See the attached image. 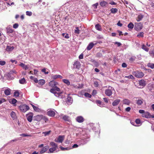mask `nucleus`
<instances>
[{"label": "nucleus", "instance_id": "4be33fe9", "mask_svg": "<svg viewBox=\"0 0 154 154\" xmlns=\"http://www.w3.org/2000/svg\"><path fill=\"white\" fill-rule=\"evenodd\" d=\"M130 103V101L128 99H125L123 100V103L124 104H127V105H129Z\"/></svg>", "mask_w": 154, "mask_h": 154}, {"label": "nucleus", "instance_id": "c9c22d12", "mask_svg": "<svg viewBox=\"0 0 154 154\" xmlns=\"http://www.w3.org/2000/svg\"><path fill=\"white\" fill-rule=\"evenodd\" d=\"M20 93L18 91H16L14 92V95L16 97H18L19 96Z\"/></svg>", "mask_w": 154, "mask_h": 154}, {"label": "nucleus", "instance_id": "0e129e2a", "mask_svg": "<svg viewBox=\"0 0 154 154\" xmlns=\"http://www.w3.org/2000/svg\"><path fill=\"white\" fill-rule=\"evenodd\" d=\"M131 109L129 107H128L125 109V111L126 112H129L130 110Z\"/></svg>", "mask_w": 154, "mask_h": 154}, {"label": "nucleus", "instance_id": "5701e85b", "mask_svg": "<svg viewBox=\"0 0 154 154\" xmlns=\"http://www.w3.org/2000/svg\"><path fill=\"white\" fill-rule=\"evenodd\" d=\"M57 150L55 147H52L49 148L48 150V153H52Z\"/></svg>", "mask_w": 154, "mask_h": 154}, {"label": "nucleus", "instance_id": "49530a36", "mask_svg": "<svg viewBox=\"0 0 154 154\" xmlns=\"http://www.w3.org/2000/svg\"><path fill=\"white\" fill-rule=\"evenodd\" d=\"M51 92L55 94L57 93V92L55 91V90L54 88H52L50 90Z\"/></svg>", "mask_w": 154, "mask_h": 154}, {"label": "nucleus", "instance_id": "864d4df0", "mask_svg": "<svg viewBox=\"0 0 154 154\" xmlns=\"http://www.w3.org/2000/svg\"><path fill=\"white\" fill-rule=\"evenodd\" d=\"M114 44L117 45L118 47H120L122 45L121 43L118 42H114Z\"/></svg>", "mask_w": 154, "mask_h": 154}, {"label": "nucleus", "instance_id": "680f3d73", "mask_svg": "<svg viewBox=\"0 0 154 154\" xmlns=\"http://www.w3.org/2000/svg\"><path fill=\"white\" fill-rule=\"evenodd\" d=\"M46 69L45 68H44L42 70V71L43 72H45L46 74H48V72H46Z\"/></svg>", "mask_w": 154, "mask_h": 154}, {"label": "nucleus", "instance_id": "7c9ffc66", "mask_svg": "<svg viewBox=\"0 0 154 154\" xmlns=\"http://www.w3.org/2000/svg\"><path fill=\"white\" fill-rule=\"evenodd\" d=\"M118 9L116 8H112L111 10V12L112 14H115L118 11Z\"/></svg>", "mask_w": 154, "mask_h": 154}, {"label": "nucleus", "instance_id": "4c0bfd02", "mask_svg": "<svg viewBox=\"0 0 154 154\" xmlns=\"http://www.w3.org/2000/svg\"><path fill=\"white\" fill-rule=\"evenodd\" d=\"M144 33L143 32H140L137 35V37L140 38V37H143Z\"/></svg>", "mask_w": 154, "mask_h": 154}, {"label": "nucleus", "instance_id": "de8ad7c7", "mask_svg": "<svg viewBox=\"0 0 154 154\" xmlns=\"http://www.w3.org/2000/svg\"><path fill=\"white\" fill-rule=\"evenodd\" d=\"M26 14L27 15L31 16L32 15V13L31 11H26Z\"/></svg>", "mask_w": 154, "mask_h": 154}, {"label": "nucleus", "instance_id": "603ef678", "mask_svg": "<svg viewBox=\"0 0 154 154\" xmlns=\"http://www.w3.org/2000/svg\"><path fill=\"white\" fill-rule=\"evenodd\" d=\"M135 122L137 124H139L140 123V119H137L135 120Z\"/></svg>", "mask_w": 154, "mask_h": 154}, {"label": "nucleus", "instance_id": "a211bd4d", "mask_svg": "<svg viewBox=\"0 0 154 154\" xmlns=\"http://www.w3.org/2000/svg\"><path fill=\"white\" fill-rule=\"evenodd\" d=\"M11 90L9 89H6L4 91L5 94L7 96H8L11 94Z\"/></svg>", "mask_w": 154, "mask_h": 154}, {"label": "nucleus", "instance_id": "3c124183", "mask_svg": "<svg viewBox=\"0 0 154 154\" xmlns=\"http://www.w3.org/2000/svg\"><path fill=\"white\" fill-rule=\"evenodd\" d=\"M34 75L36 76L38 75V71L36 70V69H34Z\"/></svg>", "mask_w": 154, "mask_h": 154}, {"label": "nucleus", "instance_id": "aec40b11", "mask_svg": "<svg viewBox=\"0 0 154 154\" xmlns=\"http://www.w3.org/2000/svg\"><path fill=\"white\" fill-rule=\"evenodd\" d=\"M50 145L51 146H52V147H55V148L57 149L58 147L57 144L53 142H50Z\"/></svg>", "mask_w": 154, "mask_h": 154}, {"label": "nucleus", "instance_id": "13d9d810", "mask_svg": "<svg viewBox=\"0 0 154 154\" xmlns=\"http://www.w3.org/2000/svg\"><path fill=\"white\" fill-rule=\"evenodd\" d=\"M98 5V3L97 2V3H96L95 4L93 5L92 6L93 7H94V8H97V6Z\"/></svg>", "mask_w": 154, "mask_h": 154}, {"label": "nucleus", "instance_id": "9b49d317", "mask_svg": "<svg viewBox=\"0 0 154 154\" xmlns=\"http://www.w3.org/2000/svg\"><path fill=\"white\" fill-rule=\"evenodd\" d=\"M76 120L79 123H82L84 121V119L82 116H79L76 117Z\"/></svg>", "mask_w": 154, "mask_h": 154}, {"label": "nucleus", "instance_id": "e2e57ef3", "mask_svg": "<svg viewBox=\"0 0 154 154\" xmlns=\"http://www.w3.org/2000/svg\"><path fill=\"white\" fill-rule=\"evenodd\" d=\"M43 119L45 121V122H47L48 121V118H47L46 117H45V116L43 117Z\"/></svg>", "mask_w": 154, "mask_h": 154}, {"label": "nucleus", "instance_id": "393cba45", "mask_svg": "<svg viewBox=\"0 0 154 154\" xmlns=\"http://www.w3.org/2000/svg\"><path fill=\"white\" fill-rule=\"evenodd\" d=\"M20 65L22 67H23V69H24L26 70H27L28 69V68L27 66L25 65L23 63H21Z\"/></svg>", "mask_w": 154, "mask_h": 154}, {"label": "nucleus", "instance_id": "9d476101", "mask_svg": "<svg viewBox=\"0 0 154 154\" xmlns=\"http://www.w3.org/2000/svg\"><path fill=\"white\" fill-rule=\"evenodd\" d=\"M105 93L106 96H110L112 94V92L111 89H109L105 90Z\"/></svg>", "mask_w": 154, "mask_h": 154}, {"label": "nucleus", "instance_id": "f03ea898", "mask_svg": "<svg viewBox=\"0 0 154 154\" xmlns=\"http://www.w3.org/2000/svg\"><path fill=\"white\" fill-rule=\"evenodd\" d=\"M132 74L135 77L137 78H141L143 77L144 74L142 72L139 71L133 72Z\"/></svg>", "mask_w": 154, "mask_h": 154}, {"label": "nucleus", "instance_id": "bf43d9fd", "mask_svg": "<svg viewBox=\"0 0 154 154\" xmlns=\"http://www.w3.org/2000/svg\"><path fill=\"white\" fill-rule=\"evenodd\" d=\"M10 73H15L16 74L17 72L15 69H12L10 71Z\"/></svg>", "mask_w": 154, "mask_h": 154}, {"label": "nucleus", "instance_id": "6ab92c4d", "mask_svg": "<svg viewBox=\"0 0 154 154\" xmlns=\"http://www.w3.org/2000/svg\"><path fill=\"white\" fill-rule=\"evenodd\" d=\"M11 116L13 120L16 119L17 116L15 112L14 111H12L11 113Z\"/></svg>", "mask_w": 154, "mask_h": 154}, {"label": "nucleus", "instance_id": "dca6fc26", "mask_svg": "<svg viewBox=\"0 0 154 154\" xmlns=\"http://www.w3.org/2000/svg\"><path fill=\"white\" fill-rule=\"evenodd\" d=\"M120 102V99H116L112 103V105L114 106L117 105Z\"/></svg>", "mask_w": 154, "mask_h": 154}, {"label": "nucleus", "instance_id": "f3484780", "mask_svg": "<svg viewBox=\"0 0 154 154\" xmlns=\"http://www.w3.org/2000/svg\"><path fill=\"white\" fill-rule=\"evenodd\" d=\"M143 17V15L141 14H140L136 18V20L137 21H141Z\"/></svg>", "mask_w": 154, "mask_h": 154}, {"label": "nucleus", "instance_id": "338daca9", "mask_svg": "<svg viewBox=\"0 0 154 154\" xmlns=\"http://www.w3.org/2000/svg\"><path fill=\"white\" fill-rule=\"evenodd\" d=\"M60 148L61 149V150H64L65 149V150H67V148H64L62 146H60Z\"/></svg>", "mask_w": 154, "mask_h": 154}, {"label": "nucleus", "instance_id": "20e7f679", "mask_svg": "<svg viewBox=\"0 0 154 154\" xmlns=\"http://www.w3.org/2000/svg\"><path fill=\"white\" fill-rule=\"evenodd\" d=\"M143 28V24L140 23H136L135 24L134 28L137 31L140 30Z\"/></svg>", "mask_w": 154, "mask_h": 154}, {"label": "nucleus", "instance_id": "f257e3e1", "mask_svg": "<svg viewBox=\"0 0 154 154\" xmlns=\"http://www.w3.org/2000/svg\"><path fill=\"white\" fill-rule=\"evenodd\" d=\"M139 112L142 114V116L143 117L146 118H150L151 117V115L150 113L148 112H145L144 110L140 109L139 111Z\"/></svg>", "mask_w": 154, "mask_h": 154}, {"label": "nucleus", "instance_id": "412c9836", "mask_svg": "<svg viewBox=\"0 0 154 154\" xmlns=\"http://www.w3.org/2000/svg\"><path fill=\"white\" fill-rule=\"evenodd\" d=\"M143 99H139L137 101V104L139 106L141 105L143 103Z\"/></svg>", "mask_w": 154, "mask_h": 154}, {"label": "nucleus", "instance_id": "2eb2a0df", "mask_svg": "<svg viewBox=\"0 0 154 154\" xmlns=\"http://www.w3.org/2000/svg\"><path fill=\"white\" fill-rule=\"evenodd\" d=\"M57 83L54 81H52L50 82L49 83V85L50 86L54 87L55 85H57Z\"/></svg>", "mask_w": 154, "mask_h": 154}, {"label": "nucleus", "instance_id": "72a5a7b5", "mask_svg": "<svg viewBox=\"0 0 154 154\" xmlns=\"http://www.w3.org/2000/svg\"><path fill=\"white\" fill-rule=\"evenodd\" d=\"M52 78L54 79H56L58 78L62 79V77L60 75H54L52 76Z\"/></svg>", "mask_w": 154, "mask_h": 154}, {"label": "nucleus", "instance_id": "f704fd0d", "mask_svg": "<svg viewBox=\"0 0 154 154\" xmlns=\"http://www.w3.org/2000/svg\"><path fill=\"white\" fill-rule=\"evenodd\" d=\"M147 66L152 69L154 68V64L153 63H149L147 64Z\"/></svg>", "mask_w": 154, "mask_h": 154}, {"label": "nucleus", "instance_id": "4468645a", "mask_svg": "<svg viewBox=\"0 0 154 154\" xmlns=\"http://www.w3.org/2000/svg\"><path fill=\"white\" fill-rule=\"evenodd\" d=\"M43 116L42 115H37L35 116L34 119L35 120L37 121H40L42 118Z\"/></svg>", "mask_w": 154, "mask_h": 154}, {"label": "nucleus", "instance_id": "b1692460", "mask_svg": "<svg viewBox=\"0 0 154 154\" xmlns=\"http://www.w3.org/2000/svg\"><path fill=\"white\" fill-rule=\"evenodd\" d=\"M95 27L97 30L100 31H101L102 29L101 28V26L99 24H98L96 25Z\"/></svg>", "mask_w": 154, "mask_h": 154}, {"label": "nucleus", "instance_id": "6e6552de", "mask_svg": "<svg viewBox=\"0 0 154 154\" xmlns=\"http://www.w3.org/2000/svg\"><path fill=\"white\" fill-rule=\"evenodd\" d=\"M74 68L79 69L80 67L81 64L80 62L76 61L73 64Z\"/></svg>", "mask_w": 154, "mask_h": 154}, {"label": "nucleus", "instance_id": "052dcab7", "mask_svg": "<svg viewBox=\"0 0 154 154\" xmlns=\"http://www.w3.org/2000/svg\"><path fill=\"white\" fill-rule=\"evenodd\" d=\"M103 100L106 103H108V100L107 98H103Z\"/></svg>", "mask_w": 154, "mask_h": 154}, {"label": "nucleus", "instance_id": "a19ab883", "mask_svg": "<svg viewBox=\"0 0 154 154\" xmlns=\"http://www.w3.org/2000/svg\"><path fill=\"white\" fill-rule=\"evenodd\" d=\"M84 95L86 97L88 98H91V94L88 93H85L84 94Z\"/></svg>", "mask_w": 154, "mask_h": 154}, {"label": "nucleus", "instance_id": "6e6d98bb", "mask_svg": "<svg viewBox=\"0 0 154 154\" xmlns=\"http://www.w3.org/2000/svg\"><path fill=\"white\" fill-rule=\"evenodd\" d=\"M122 2H123L124 4H128V1L126 0H121Z\"/></svg>", "mask_w": 154, "mask_h": 154}, {"label": "nucleus", "instance_id": "2f4dec72", "mask_svg": "<svg viewBox=\"0 0 154 154\" xmlns=\"http://www.w3.org/2000/svg\"><path fill=\"white\" fill-rule=\"evenodd\" d=\"M17 102V100L15 98H13L11 100V102H10V103L13 104L14 105V106H15V104Z\"/></svg>", "mask_w": 154, "mask_h": 154}, {"label": "nucleus", "instance_id": "39448f33", "mask_svg": "<svg viewBox=\"0 0 154 154\" xmlns=\"http://www.w3.org/2000/svg\"><path fill=\"white\" fill-rule=\"evenodd\" d=\"M64 136H59L58 137L54 139V141L57 142L62 143L64 140Z\"/></svg>", "mask_w": 154, "mask_h": 154}, {"label": "nucleus", "instance_id": "8fccbe9b", "mask_svg": "<svg viewBox=\"0 0 154 154\" xmlns=\"http://www.w3.org/2000/svg\"><path fill=\"white\" fill-rule=\"evenodd\" d=\"M6 63V62L4 61H0V65L2 66H3L5 65Z\"/></svg>", "mask_w": 154, "mask_h": 154}, {"label": "nucleus", "instance_id": "a878e982", "mask_svg": "<svg viewBox=\"0 0 154 154\" xmlns=\"http://www.w3.org/2000/svg\"><path fill=\"white\" fill-rule=\"evenodd\" d=\"M45 83V80L44 79H40L38 80V84L41 85H44Z\"/></svg>", "mask_w": 154, "mask_h": 154}, {"label": "nucleus", "instance_id": "58836bf2", "mask_svg": "<svg viewBox=\"0 0 154 154\" xmlns=\"http://www.w3.org/2000/svg\"><path fill=\"white\" fill-rule=\"evenodd\" d=\"M96 103L98 106L100 107L101 106V105H102V103L101 101L99 100H97L96 101Z\"/></svg>", "mask_w": 154, "mask_h": 154}, {"label": "nucleus", "instance_id": "5fc2aeb1", "mask_svg": "<svg viewBox=\"0 0 154 154\" xmlns=\"http://www.w3.org/2000/svg\"><path fill=\"white\" fill-rule=\"evenodd\" d=\"M18 24L17 23H15L13 25V27L14 29H16L18 28Z\"/></svg>", "mask_w": 154, "mask_h": 154}, {"label": "nucleus", "instance_id": "4d7b16f0", "mask_svg": "<svg viewBox=\"0 0 154 154\" xmlns=\"http://www.w3.org/2000/svg\"><path fill=\"white\" fill-rule=\"evenodd\" d=\"M122 67L125 68L127 66V65L125 63H123L122 64Z\"/></svg>", "mask_w": 154, "mask_h": 154}, {"label": "nucleus", "instance_id": "0eeeda50", "mask_svg": "<svg viewBox=\"0 0 154 154\" xmlns=\"http://www.w3.org/2000/svg\"><path fill=\"white\" fill-rule=\"evenodd\" d=\"M33 116V114L32 113H30L26 115L27 120L29 122H31Z\"/></svg>", "mask_w": 154, "mask_h": 154}, {"label": "nucleus", "instance_id": "774afa93", "mask_svg": "<svg viewBox=\"0 0 154 154\" xmlns=\"http://www.w3.org/2000/svg\"><path fill=\"white\" fill-rule=\"evenodd\" d=\"M117 25L119 26H122V24L120 23V21H119L117 23Z\"/></svg>", "mask_w": 154, "mask_h": 154}, {"label": "nucleus", "instance_id": "37998d69", "mask_svg": "<svg viewBox=\"0 0 154 154\" xmlns=\"http://www.w3.org/2000/svg\"><path fill=\"white\" fill-rule=\"evenodd\" d=\"M125 78H128V79H134V77L131 75H129L128 76H125Z\"/></svg>", "mask_w": 154, "mask_h": 154}, {"label": "nucleus", "instance_id": "c85d7f7f", "mask_svg": "<svg viewBox=\"0 0 154 154\" xmlns=\"http://www.w3.org/2000/svg\"><path fill=\"white\" fill-rule=\"evenodd\" d=\"M72 98L68 96V105L71 104L72 103Z\"/></svg>", "mask_w": 154, "mask_h": 154}, {"label": "nucleus", "instance_id": "a18cd8bd", "mask_svg": "<svg viewBox=\"0 0 154 154\" xmlns=\"http://www.w3.org/2000/svg\"><path fill=\"white\" fill-rule=\"evenodd\" d=\"M149 54L153 57H154V50L149 51Z\"/></svg>", "mask_w": 154, "mask_h": 154}, {"label": "nucleus", "instance_id": "ddd939ff", "mask_svg": "<svg viewBox=\"0 0 154 154\" xmlns=\"http://www.w3.org/2000/svg\"><path fill=\"white\" fill-rule=\"evenodd\" d=\"M49 148V146H44L43 148L40 151V153L42 154L44 153Z\"/></svg>", "mask_w": 154, "mask_h": 154}, {"label": "nucleus", "instance_id": "ea45409f", "mask_svg": "<svg viewBox=\"0 0 154 154\" xmlns=\"http://www.w3.org/2000/svg\"><path fill=\"white\" fill-rule=\"evenodd\" d=\"M25 82V80L24 78H22L19 80L20 83L21 84H23Z\"/></svg>", "mask_w": 154, "mask_h": 154}, {"label": "nucleus", "instance_id": "cd10ccee", "mask_svg": "<svg viewBox=\"0 0 154 154\" xmlns=\"http://www.w3.org/2000/svg\"><path fill=\"white\" fill-rule=\"evenodd\" d=\"M142 48L146 51V52H148L149 50V49L146 47V46L144 44H143L142 45Z\"/></svg>", "mask_w": 154, "mask_h": 154}, {"label": "nucleus", "instance_id": "c03bdc74", "mask_svg": "<svg viewBox=\"0 0 154 154\" xmlns=\"http://www.w3.org/2000/svg\"><path fill=\"white\" fill-rule=\"evenodd\" d=\"M51 132V131H45L44 132H43L42 133V134H44L45 136H47V135H49L50 132Z\"/></svg>", "mask_w": 154, "mask_h": 154}, {"label": "nucleus", "instance_id": "7ed1b4c3", "mask_svg": "<svg viewBox=\"0 0 154 154\" xmlns=\"http://www.w3.org/2000/svg\"><path fill=\"white\" fill-rule=\"evenodd\" d=\"M19 108L20 111L23 112H25L29 109V107L26 104L21 105L19 106Z\"/></svg>", "mask_w": 154, "mask_h": 154}, {"label": "nucleus", "instance_id": "09e8293b", "mask_svg": "<svg viewBox=\"0 0 154 154\" xmlns=\"http://www.w3.org/2000/svg\"><path fill=\"white\" fill-rule=\"evenodd\" d=\"M136 59V57H131L129 59V60L130 61L132 62V61H134Z\"/></svg>", "mask_w": 154, "mask_h": 154}, {"label": "nucleus", "instance_id": "423d86ee", "mask_svg": "<svg viewBox=\"0 0 154 154\" xmlns=\"http://www.w3.org/2000/svg\"><path fill=\"white\" fill-rule=\"evenodd\" d=\"M139 85L140 86V87L139 88H143L145 87L146 85V81L142 79L140 80L139 81Z\"/></svg>", "mask_w": 154, "mask_h": 154}, {"label": "nucleus", "instance_id": "473e14b6", "mask_svg": "<svg viewBox=\"0 0 154 154\" xmlns=\"http://www.w3.org/2000/svg\"><path fill=\"white\" fill-rule=\"evenodd\" d=\"M14 31L13 29L10 28H7V32L8 33H12Z\"/></svg>", "mask_w": 154, "mask_h": 154}, {"label": "nucleus", "instance_id": "bb28decb", "mask_svg": "<svg viewBox=\"0 0 154 154\" xmlns=\"http://www.w3.org/2000/svg\"><path fill=\"white\" fill-rule=\"evenodd\" d=\"M107 4V2L105 1H102L100 3V4L101 6L103 7L105 6Z\"/></svg>", "mask_w": 154, "mask_h": 154}, {"label": "nucleus", "instance_id": "e433bc0d", "mask_svg": "<svg viewBox=\"0 0 154 154\" xmlns=\"http://www.w3.org/2000/svg\"><path fill=\"white\" fill-rule=\"evenodd\" d=\"M14 47L13 46H7V47L6 49L7 51H10L11 50H13L14 49Z\"/></svg>", "mask_w": 154, "mask_h": 154}, {"label": "nucleus", "instance_id": "79ce46f5", "mask_svg": "<svg viewBox=\"0 0 154 154\" xmlns=\"http://www.w3.org/2000/svg\"><path fill=\"white\" fill-rule=\"evenodd\" d=\"M75 33L77 34H79L80 33V30L79 29L78 27H75Z\"/></svg>", "mask_w": 154, "mask_h": 154}, {"label": "nucleus", "instance_id": "1a4fd4ad", "mask_svg": "<svg viewBox=\"0 0 154 154\" xmlns=\"http://www.w3.org/2000/svg\"><path fill=\"white\" fill-rule=\"evenodd\" d=\"M97 43V42H96L94 44L93 42H91L88 45L87 48V49L88 50H90L92 48L94 45H96Z\"/></svg>", "mask_w": 154, "mask_h": 154}, {"label": "nucleus", "instance_id": "f8f14e48", "mask_svg": "<svg viewBox=\"0 0 154 154\" xmlns=\"http://www.w3.org/2000/svg\"><path fill=\"white\" fill-rule=\"evenodd\" d=\"M55 114V112L52 110H50L47 112L48 115L51 117L54 116Z\"/></svg>", "mask_w": 154, "mask_h": 154}, {"label": "nucleus", "instance_id": "c756f323", "mask_svg": "<svg viewBox=\"0 0 154 154\" xmlns=\"http://www.w3.org/2000/svg\"><path fill=\"white\" fill-rule=\"evenodd\" d=\"M128 27L131 29H132L134 27V25L132 22L130 23L128 26Z\"/></svg>", "mask_w": 154, "mask_h": 154}, {"label": "nucleus", "instance_id": "69168bd1", "mask_svg": "<svg viewBox=\"0 0 154 154\" xmlns=\"http://www.w3.org/2000/svg\"><path fill=\"white\" fill-rule=\"evenodd\" d=\"M54 89L55 90V91H60V89L56 86L54 87Z\"/></svg>", "mask_w": 154, "mask_h": 154}]
</instances>
